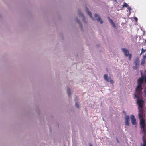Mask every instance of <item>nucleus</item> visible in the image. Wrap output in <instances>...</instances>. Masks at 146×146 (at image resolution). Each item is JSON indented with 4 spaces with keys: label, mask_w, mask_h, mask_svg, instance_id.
I'll return each instance as SVG.
<instances>
[{
    "label": "nucleus",
    "mask_w": 146,
    "mask_h": 146,
    "mask_svg": "<svg viewBox=\"0 0 146 146\" xmlns=\"http://www.w3.org/2000/svg\"><path fill=\"white\" fill-rule=\"evenodd\" d=\"M142 89H141L139 92H137V88H136V93L134 96L136 98V103L138 106V110L139 113L138 117L140 119V125L143 133L142 139H145L146 133V123L144 119L145 110L144 106H145V101L142 99V95L143 94Z\"/></svg>",
    "instance_id": "obj_1"
},
{
    "label": "nucleus",
    "mask_w": 146,
    "mask_h": 146,
    "mask_svg": "<svg viewBox=\"0 0 146 146\" xmlns=\"http://www.w3.org/2000/svg\"><path fill=\"white\" fill-rule=\"evenodd\" d=\"M145 75H143V73L141 72V77L137 80V92H139L141 89H143L144 94L143 95L146 97V70L145 71Z\"/></svg>",
    "instance_id": "obj_2"
},
{
    "label": "nucleus",
    "mask_w": 146,
    "mask_h": 146,
    "mask_svg": "<svg viewBox=\"0 0 146 146\" xmlns=\"http://www.w3.org/2000/svg\"><path fill=\"white\" fill-rule=\"evenodd\" d=\"M133 62L135 64V66H133L132 67L133 68L134 70H137V68L139 67V65L140 60L138 57H137Z\"/></svg>",
    "instance_id": "obj_3"
},
{
    "label": "nucleus",
    "mask_w": 146,
    "mask_h": 146,
    "mask_svg": "<svg viewBox=\"0 0 146 146\" xmlns=\"http://www.w3.org/2000/svg\"><path fill=\"white\" fill-rule=\"evenodd\" d=\"M94 17L96 19L97 21L99 22L101 24H102L103 23V21L101 18V17L99 16L97 14L95 13L94 15Z\"/></svg>",
    "instance_id": "obj_4"
},
{
    "label": "nucleus",
    "mask_w": 146,
    "mask_h": 146,
    "mask_svg": "<svg viewBox=\"0 0 146 146\" xmlns=\"http://www.w3.org/2000/svg\"><path fill=\"white\" fill-rule=\"evenodd\" d=\"M78 14L79 16L81 17H82V21L86 23V22L85 21V17L83 13L81 12V10L80 9H78Z\"/></svg>",
    "instance_id": "obj_5"
},
{
    "label": "nucleus",
    "mask_w": 146,
    "mask_h": 146,
    "mask_svg": "<svg viewBox=\"0 0 146 146\" xmlns=\"http://www.w3.org/2000/svg\"><path fill=\"white\" fill-rule=\"evenodd\" d=\"M129 115H126L125 117V122L126 125L129 126Z\"/></svg>",
    "instance_id": "obj_6"
},
{
    "label": "nucleus",
    "mask_w": 146,
    "mask_h": 146,
    "mask_svg": "<svg viewBox=\"0 0 146 146\" xmlns=\"http://www.w3.org/2000/svg\"><path fill=\"white\" fill-rule=\"evenodd\" d=\"M131 122L133 125H135L136 124V119L135 118V117L134 115H131Z\"/></svg>",
    "instance_id": "obj_7"
},
{
    "label": "nucleus",
    "mask_w": 146,
    "mask_h": 146,
    "mask_svg": "<svg viewBox=\"0 0 146 146\" xmlns=\"http://www.w3.org/2000/svg\"><path fill=\"white\" fill-rule=\"evenodd\" d=\"M121 49L122 50V51L124 53V54L125 56L127 57L129 56V52L128 50L125 48H122Z\"/></svg>",
    "instance_id": "obj_8"
},
{
    "label": "nucleus",
    "mask_w": 146,
    "mask_h": 146,
    "mask_svg": "<svg viewBox=\"0 0 146 146\" xmlns=\"http://www.w3.org/2000/svg\"><path fill=\"white\" fill-rule=\"evenodd\" d=\"M109 19V21L110 23H111V24L112 25V27L114 28L115 29L117 28V26L115 25V23L113 22L112 19L110 18L109 17H108Z\"/></svg>",
    "instance_id": "obj_9"
},
{
    "label": "nucleus",
    "mask_w": 146,
    "mask_h": 146,
    "mask_svg": "<svg viewBox=\"0 0 146 146\" xmlns=\"http://www.w3.org/2000/svg\"><path fill=\"white\" fill-rule=\"evenodd\" d=\"M85 11L87 13V14L90 16V18L93 19L92 13L90 11H89V9L86 7Z\"/></svg>",
    "instance_id": "obj_10"
},
{
    "label": "nucleus",
    "mask_w": 146,
    "mask_h": 146,
    "mask_svg": "<svg viewBox=\"0 0 146 146\" xmlns=\"http://www.w3.org/2000/svg\"><path fill=\"white\" fill-rule=\"evenodd\" d=\"M76 20L77 21V23L79 24L80 26V28L82 29V25L81 23V22L80 20L78 19L77 18H76Z\"/></svg>",
    "instance_id": "obj_11"
},
{
    "label": "nucleus",
    "mask_w": 146,
    "mask_h": 146,
    "mask_svg": "<svg viewBox=\"0 0 146 146\" xmlns=\"http://www.w3.org/2000/svg\"><path fill=\"white\" fill-rule=\"evenodd\" d=\"M104 80L107 82H109L110 78H109L108 75L107 74H106L104 75Z\"/></svg>",
    "instance_id": "obj_12"
},
{
    "label": "nucleus",
    "mask_w": 146,
    "mask_h": 146,
    "mask_svg": "<svg viewBox=\"0 0 146 146\" xmlns=\"http://www.w3.org/2000/svg\"><path fill=\"white\" fill-rule=\"evenodd\" d=\"M67 93L68 96L70 97V89L69 88H68L67 90Z\"/></svg>",
    "instance_id": "obj_13"
},
{
    "label": "nucleus",
    "mask_w": 146,
    "mask_h": 146,
    "mask_svg": "<svg viewBox=\"0 0 146 146\" xmlns=\"http://www.w3.org/2000/svg\"><path fill=\"white\" fill-rule=\"evenodd\" d=\"M145 59H143L142 60L141 63V65H143L145 63Z\"/></svg>",
    "instance_id": "obj_14"
},
{
    "label": "nucleus",
    "mask_w": 146,
    "mask_h": 146,
    "mask_svg": "<svg viewBox=\"0 0 146 146\" xmlns=\"http://www.w3.org/2000/svg\"><path fill=\"white\" fill-rule=\"evenodd\" d=\"M123 8L124 7H127L128 6V5L125 2L123 3Z\"/></svg>",
    "instance_id": "obj_15"
},
{
    "label": "nucleus",
    "mask_w": 146,
    "mask_h": 146,
    "mask_svg": "<svg viewBox=\"0 0 146 146\" xmlns=\"http://www.w3.org/2000/svg\"><path fill=\"white\" fill-rule=\"evenodd\" d=\"M75 106L77 108H79V105L78 104V103L76 102L75 103Z\"/></svg>",
    "instance_id": "obj_16"
},
{
    "label": "nucleus",
    "mask_w": 146,
    "mask_h": 146,
    "mask_svg": "<svg viewBox=\"0 0 146 146\" xmlns=\"http://www.w3.org/2000/svg\"><path fill=\"white\" fill-rule=\"evenodd\" d=\"M109 82H110L111 84H113L114 83V81L112 80L110 78Z\"/></svg>",
    "instance_id": "obj_17"
},
{
    "label": "nucleus",
    "mask_w": 146,
    "mask_h": 146,
    "mask_svg": "<svg viewBox=\"0 0 146 146\" xmlns=\"http://www.w3.org/2000/svg\"><path fill=\"white\" fill-rule=\"evenodd\" d=\"M129 60H131V58L132 57V54H129Z\"/></svg>",
    "instance_id": "obj_18"
},
{
    "label": "nucleus",
    "mask_w": 146,
    "mask_h": 146,
    "mask_svg": "<svg viewBox=\"0 0 146 146\" xmlns=\"http://www.w3.org/2000/svg\"><path fill=\"white\" fill-rule=\"evenodd\" d=\"M146 51V50H144L143 48H142L141 50V53L145 52Z\"/></svg>",
    "instance_id": "obj_19"
},
{
    "label": "nucleus",
    "mask_w": 146,
    "mask_h": 146,
    "mask_svg": "<svg viewBox=\"0 0 146 146\" xmlns=\"http://www.w3.org/2000/svg\"><path fill=\"white\" fill-rule=\"evenodd\" d=\"M146 58V53L145 54V55H143V59H145Z\"/></svg>",
    "instance_id": "obj_20"
},
{
    "label": "nucleus",
    "mask_w": 146,
    "mask_h": 146,
    "mask_svg": "<svg viewBox=\"0 0 146 146\" xmlns=\"http://www.w3.org/2000/svg\"><path fill=\"white\" fill-rule=\"evenodd\" d=\"M127 9L129 10V11H130L131 10V8L129 6L128 7Z\"/></svg>",
    "instance_id": "obj_21"
},
{
    "label": "nucleus",
    "mask_w": 146,
    "mask_h": 146,
    "mask_svg": "<svg viewBox=\"0 0 146 146\" xmlns=\"http://www.w3.org/2000/svg\"><path fill=\"white\" fill-rule=\"evenodd\" d=\"M122 112L125 115H126V112L125 111H124L123 110L122 111Z\"/></svg>",
    "instance_id": "obj_22"
},
{
    "label": "nucleus",
    "mask_w": 146,
    "mask_h": 146,
    "mask_svg": "<svg viewBox=\"0 0 146 146\" xmlns=\"http://www.w3.org/2000/svg\"><path fill=\"white\" fill-rule=\"evenodd\" d=\"M134 19L136 21H137V20H138V19L136 17H135L134 18Z\"/></svg>",
    "instance_id": "obj_23"
},
{
    "label": "nucleus",
    "mask_w": 146,
    "mask_h": 146,
    "mask_svg": "<svg viewBox=\"0 0 146 146\" xmlns=\"http://www.w3.org/2000/svg\"><path fill=\"white\" fill-rule=\"evenodd\" d=\"M117 140L118 143H119V141L118 140L117 138Z\"/></svg>",
    "instance_id": "obj_24"
},
{
    "label": "nucleus",
    "mask_w": 146,
    "mask_h": 146,
    "mask_svg": "<svg viewBox=\"0 0 146 146\" xmlns=\"http://www.w3.org/2000/svg\"><path fill=\"white\" fill-rule=\"evenodd\" d=\"M89 146H93V145L92 144L90 143Z\"/></svg>",
    "instance_id": "obj_25"
},
{
    "label": "nucleus",
    "mask_w": 146,
    "mask_h": 146,
    "mask_svg": "<svg viewBox=\"0 0 146 146\" xmlns=\"http://www.w3.org/2000/svg\"><path fill=\"white\" fill-rule=\"evenodd\" d=\"M142 54V53H141H141L140 54V55H141Z\"/></svg>",
    "instance_id": "obj_26"
},
{
    "label": "nucleus",
    "mask_w": 146,
    "mask_h": 146,
    "mask_svg": "<svg viewBox=\"0 0 146 146\" xmlns=\"http://www.w3.org/2000/svg\"><path fill=\"white\" fill-rule=\"evenodd\" d=\"M145 42L146 43V39L145 40Z\"/></svg>",
    "instance_id": "obj_27"
},
{
    "label": "nucleus",
    "mask_w": 146,
    "mask_h": 146,
    "mask_svg": "<svg viewBox=\"0 0 146 146\" xmlns=\"http://www.w3.org/2000/svg\"><path fill=\"white\" fill-rule=\"evenodd\" d=\"M75 101H76V99H75Z\"/></svg>",
    "instance_id": "obj_28"
}]
</instances>
